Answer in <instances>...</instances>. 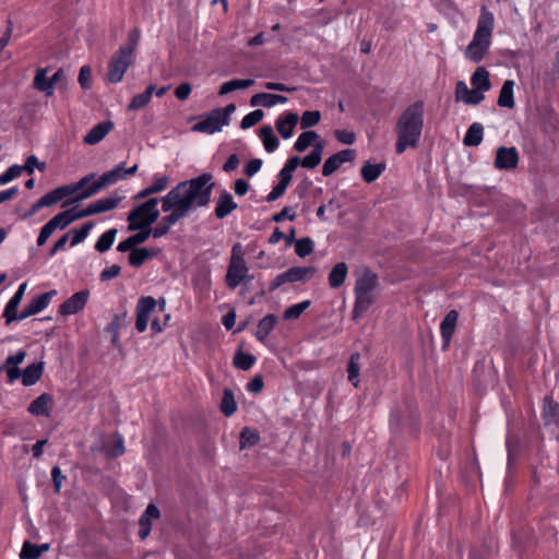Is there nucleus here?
<instances>
[{
  "instance_id": "obj_64",
  "label": "nucleus",
  "mask_w": 559,
  "mask_h": 559,
  "mask_svg": "<svg viewBox=\"0 0 559 559\" xmlns=\"http://www.w3.org/2000/svg\"><path fill=\"white\" fill-rule=\"evenodd\" d=\"M262 164L263 162L261 158H252L246 164L243 168V174L249 178L253 177L255 174L260 171Z\"/></svg>"
},
{
  "instance_id": "obj_5",
  "label": "nucleus",
  "mask_w": 559,
  "mask_h": 559,
  "mask_svg": "<svg viewBox=\"0 0 559 559\" xmlns=\"http://www.w3.org/2000/svg\"><path fill=\"white\" fill-rule=\"evenodd\" d=\"M159 201L157 198H150L144 203L133 207L127 217L129 222L128 230L134 231L135 229L151 227L159 217L160 212L156 207Z\"/></svg>"
},
{
  "instance_id": "obj_10",
  "label": "nucleus",
  "mask_w": 559,
  "mask_h": 559,
  "mask_svg": "<svg viewBox=\"0 0 559 559\" xmlns=\"http://www.w3.org/2000/svg\"><path fill=\"white\" fill-rule=\"evenodd\" d=\"M156 306L157 300L152 296H144L138 300L135 329L139 333H143L147 329L150 316Z\"/></svg>"
},
{
  "instance_id": "obj_39",
  "label": "nucleus",
  "mask_w": 559,
  "mask_h": 559,
  "mask_svg": "<svg viewBox=\"0 0 559 559\" xmlns=\"http://www.w3.org/2000/svg\"><path fill=\"white\" fill-rule=\"evenodd\" d=\"M484 127L479 122H473L463 139L465 146H478L483 142Z\"/></svg>"
},
{
  "instance_id": "obj_29",
  "label": "nucleus",
  "mask_w": 559,
  "mask_h": 559,
  "mask_svg": "<svg viewBox=\"0 0 559 559\" xmlns=\"http://www.w3.org/2000/svg\"><path fill=\"white\" fill-rule=\"evenodd\" d=\"M361 355L358 352L353 353L349 356V360L347 362V379L348 381L355 386L358 388L359 385V376H360V364Z\"/></svg>"
},
{
  "instance_id": "obj_34",
  "label": "nucleus",
  "mask_w": 559,
  "mask_h": 559,
  "mask_svg": "<svg viewBox=\"0 0 559 559\" xmlns=\"http://www.w3.org/2000/svg\"><path fill=\"white\" fill-rule=\"evenodd\" d=\"M261 440L260 432L255 428L243 427L239 435V449L245 450L257 445Z\"/></svg>"
},
{
  "instance_id": "obj_22",
  "label": "nucleus",
  "mask_w": 559,
  "mask_h": 559,
  "mask_svg": "<svg viewBox=\"0 0 559 559\" xmlns=\"http://www.w3.org/2000/svg\"><path fill=\"white\" fill-rule=\"evenodd\" d=\"M86 217L83 209L76 211V207H72L66 211L58 213L50 221L56 225L57 228L64 229L74 221Z\"/></svg>"
},
{
  "instance_id": "obj_36",
  "label": "nucleus",
  "mask_w": 559,
  "mask_h": 559,
  "mask_svg": "<svg viewBox=\"0 0 559 559\" xmlns=\"http://www.w3.org/2000/svg\"><path fill=\"white\" fill-rule=\"evenodd\" d=\"M102 451L105 453L107 459H117L124 454V440L121 435H116V440L111 442H105L102 445Z\"/></svg>"
},
{
  "instance_id": "obj_4",
  "label": "nucleus",
  "mask_w": 559,
  "mask_h": 559,
  "mask_svg": "<svg viewBox=\"0 0 559 559\" xmlns=\"http://www.w3.org/2000/svg\"><path fill=\"white\" fill-rule=\"evenodd\" d=\"M141 37V31L135 27L128 34V43L119 47L114 53L109 63L107 79L110 83L122 81L124 73L133 62V52L136 49Z\"/></svg>"
},
{
  "instance_id": "obj_7",
  "label": "nucleus",
  "mask_w": 559,
  "mask_h": 559,
  "mask_svg": "<svg viewBox=\"0 0 559 559\" xmlns=\"http://www.w3.org/2000/svg\"><path fill=\"white\" fill-rule=\"evenodd\" d=\"M317 272L314 266H292L275 276L269 285V292L273 293L286 283L306 282Z\"/></svg>"
},
{
  "instance_id": "obj_32",
  "label": "nucleus",
  "mask_w": 559,
  "mask_h": 559,
  "mask_svg": "<svg viewBox=\"0 0 559 559\" xmlns=\"http://www.w3.org/2000/svg\"><path fill=\"white\" fill-rule=\"evenodd\" d=\"M471 84L483 94L490 90L489 72L485 67H478L475 70L471 78Z\"/></svg>"
},
{
  "instance_id": "obj_26",
  "label": "nucleus",
  "mask_w": 559,
  "mask_h": 559,
  "mask_svg": "<svg viewBox=\"0 0 559 559\" xmlns=\"http://www.w3.org/2000/svg\"><path fill=\"white\" fill-rule=\"evenodd\" d=\"M278 321V318L274 313H269L264 318H262L257 326L255 331V338L264 343L266 337L270 335V333L274 330L276 323Z\"/></svg>"
},
{
  "instance_id": "obj_24",
  "label": "nucleus",
  "mask_w": 559,
  "mask_h": 559,
  "mask_svg": "<svg viewBox=\"0 0 559 559\" xmlns=\"http://www.w3.org/2000/svg\"><path fill=\"white\" fill-rule=\"evenodd\" d=\"M287 97L280 94H271V93H258L254 94L250 99V105L252 107L263 106L266 108H271L276 104H285L287 103Z\"/></svg>"
},
{
  "instance_id": "obj_38",
  "label": "nucleus",
  "mask_w": 559,
  "mask_h": 559,
  "mask_svg": "<svg viewBox=\"0 0 559 559\" xmlns=\"http://www.w3.org/2000/svg\"><path fill=\"white\" fill-rule=\"evenodd\" d=\"M48 70L49 68H40L36 71L33 86L37 91L45 93L46 96H51L53 94V88L50 79L46 75Z\"/></svg>"
},
{
  "instance_id": "obj_25",
  "label": "nucleus",
  "mask_w": 559,
  "mask_h": 559,
  "mask_svg": "<svg viewBox=\"0 0 559 559\" xmlns=\"http://www.w3.org/2000/svg\"><path fill=\"white\" fill-rule=\"evenodd\" d=\"M45 362L37 361L27 366L22 371V384L24 386H32L38 382L44 373Z\"/></svg>"
},
{
  "instance_id": "obj_57",
  "label": "nucleus",
  "mask_w": 559,
  "mask_h": 559,
  "mask_svg": "<svg viewBox=\"0 0 559 559\" xmlns=\"http://www.w3.org/2000/svg\"><path fill=\"white\" fill-rule=\"evenodd\" d=\"M321 120V112L319 110H306L301 116V128L307 129L318 124Z\"/></svg>"
},
{
  "instance_id": "obj_47",
  "label": "nucleus",
  "mask_w": 559,
  "mask_h": 559,
  "mask_svg": "<svg viewBox=\"0 0 559 559\" xmlns=\"http://www.w3.org/2000/svg\"><path fill=\"white\" fill-rule=\"evenodd\" d=\"M56 295V289L48 290L33 298L29 305L32 306L34 312L37 314L49 306L52 297H55Z\"/></svg>"
},
{
  "instance_id": "obj_55",
  "label": "nucleus",
  "mask_w": 559,
  "mask_h": 559,
  "mask_svg": "<svg viewBox=\"0 0 559 559\" xmlns=\"http://www.w3.org/2000/svg\"><path fill=\"white\" fill-rule=\"evenodd\" d=\"M264 117V112L262 109H255L248 115H246L241 122L240 128L246 130L249 128H252L253 126L258 124Z\"/></svg>"
},
{
  "instance_id": "obj_17",
  "label": "nucleus",
  "mask_w": 559,
  "mask_h": 559,
  "mask_svg": "<svg viewBox=\"0 0 559 559\" xmlns=\"http://www.w3.org/2000/svg\"><path fill=\"white\" fill-rule=\"evenodd\" d=\"M485 98L480 91L469 90L464 81H459L455 85V102H463L466 105H478Z\"/></svg>"
},
{
  "instance_id": "obj_50",
  "label": "nucleus",
  "mask_w": 559,
  "mask_h": 559,
  "mask_svg": "<svg viewBox=\"0 0 559 559\" xmlns=\"http://www.w3.org/2000/svg\"><path fill=\"white\" fill-rule=\"evenodd\" d=\"M122 165H126V163L124 162L119 163L115 168L104 173L103 175H100L98 177L105 188L116 183L119 180H123V176L121 173Z\"/></svg>"
},
{
  "instance_id": "obj_15",
  "label": "nucleus",
  "mask_w": 559,
  "mask_h": 559,
  "mask_svg": "<svg viewBox=\"0 0 559 559\" xmlns=\"http://www.w3.org/2000/svg\"><path fill=\"white\" fill-rule=\"evenodd\" d=\"M238 204L235 202L233 194L223 189L215 199L214 215L217 219H224L237 210Z\"/></svg>"
},
{
  "instance_id": "obj_37",
  "label": "nucleus",
  "mask_w": 559,
  "mask_h": 559,
  "mask_svg": "<svg viewBox=\"0 0 559 559\" xmlns=\"http://www.w3.org/2000/svg\"><path fill=\"white\" fill-rule=\"evenodd\" d=\"M155 91V85H148L144 92L134 95L128 105L129 111H136L144 108L152 99V95Z\"/></svg>"
},
{
  "instance_id": "obj_1",
  "label": "nucleus",
  "mask_w": 559,
  "mask_h": 559,
  "mask_svg": "<svg viewBox=\"0 0 559 559\" xmlns=\"http://www.w3.org/2000/svg\"><path fill=\"white\" fill-rule=\"evenodd\" d=\"M214 188L213 175L202 173L198 177L180 181L167 195L189 214L210 204Z\"/></svg>"
},
{
  "instance_id": "obj_20",
  "label": "nucleus",
  "mask_w": 559,
  "mask_h": 559,
  "mask_svg": "<svg viewBox=\"0 0 559 559\" xmlns=\"http://www.w3.org/2000/svg\"><path fill=\"white\" fill-rule=\"evenodd\" d=\"M542 418L545 426L555 425L559 428V403L555 402L550 395L543 399Z\"/></svg>"
},
{
  "instance_id": "obj_9",
  "label": "nucleus",
  "mask_w": 559,
  "mask_h": 559,
  "mask_svg": "<svg viewBox=\"0 0 559 559\" xmlns=\"http://www.w3.org/2000/svg\"><path fill=\"white\" fill-rule=\"evenodd\" d=\"M520 155L515 146H499L496 151L493 166L499 170H513L518 167Z\"/></svg>"
},
{
  "instance_id": "obj_52",
  "label": "nucleus",
  "mask_w": 559,
  "mask_h": 559,
  "mask_svg": "<svg viewBox=\"0 0 559 559\" xmlns=\"http://www.w3.org/2000/svg\"><path fill=\"white\" fill-rule=\"evenodd\" d=\"M314 250V242L310 237H304L296 241L295 252L299 258H306Z\"/></svg>"
},
{
  "instance_id": "obj_60",
  "label": "nucleus",
  "mask_w": 559,
  "mask_h": 559,
  "mask_svg": "<svg viewBox=\"0 0 559 559\" xmlns=\"http://www.w3.org/2000/svg\"><path fill=\"white\" fill-rule=\"evenodd\" d=\"M78 81L83 90L92 87V70L90 66H83L80 69Z\"/></svg>"
},
{
  "instance_id": "obj_6",
  "label": "nucleus",
  "mask_w": 559,
  "mask_h": 559,
  "mask_svg": "<svg viewBox=\"0 0 559 559\" xmlns=\"http://www.w3.org/2000/svg\"><path fill=\"white\" fill-rule=\"evenodd\" d=\"M162 211L164 213H169L164 216L157 226L153 229V237L160 238L166 235L170 227L178 223L181 218L188 216L189 214L185 212L177 203H175L167 194L160 199Z\"/></svg>"
},
{
  "instance_id": "obj_42",
  "label": "nucleus",
  "mask_w": 559,
  "mask_h": 559,
  "mask_svg": "<svg viewBox=\"0 0 559 559\" xmlns=\"http://www.w3.org/2000/svg\"><path fill=\"white\" fill-rule=\"evenodd\" d=\"M254 84L252 79H235L223 83L219 87L218 95L223 96L236 90H245Z\"/></svg>"
},
{
  "instance_id": "obj_40",
  "label": "nucleus",
  "mask_w": 559,
  "mask_h": 559,
  "mask_svg": "<svg viewBox=\"0 0 559 559\" xmlns=\"http://www.w3.org/2000/svg\"><path fill=\"white\" fill-rule=\"evenodd\" d=\"M347 264L345 262L336 263L329 274V285L332 288H338L346 280Z\"/></svg>"
},
{
  "instance_id": "obj_13",
  "label": "nucleus",
  "mask_w": 559,
  "mask_h": 559,
  "mask_svg": "<svg viewBox=\"0 0 559 559\" xmlns=\"http://www.w3.org/2000/svg\"><path fill=\"white\" fill-rule=\"evenodd\" d=\"M123 197L118 195L117 192L109 197H105L102 199H98L92 203H90L86 207L83 209L85 216H92L96 214H100L104 212L111 211L116 209Z\"/></svg>"
},
{
  "instance_id": "obj_8",
  "label": "nucleus",
  "mask_w": 559,
  "mask_h": 559,
  "mask_svg": "<svg viewBox=\"0 0 559 559\" xmlns=\"http://www.w3.org/2000/svg\"><path fill=\"white\" fill-rule=\"evenodd\" d=\"M254 275L249 274V267L246 261L235 260L234 263H229L227 273L225 275V283L229 289H236L241 282L246 280H253Z\"/></svg>"
},
{
  "instance_id": "obj_28",
  "label": "nucleus",
  "mask_w": 559,
  "mask_h": 559,
  "mask_svg": "<svg viewBox=\"0 0 559 559\" xmlns=\"http://www.w3.org/2000/svg\"><path fill=\"white\" fill-rule=\"evenodd\" d=\"M498 106L504 108H513L514 102V81L507 80L503 82L497 100Z\"/></svg>"
},
{
  "instance_id": "obj_49",
  "label": "nucleus",
  "mask_w": 559,
  "mask_h": 559,
  "mask_svg": "<svg viewBox=\"0 0 559 559\" xmlns=\"http://www.w3.org/2000/svg\"><path fill=\"white\" fill-rule=\"evenodd\" d=\"M257 358L254 355L250 353H243L242 350H238L234 357V366L240 370L247 371L252 368L255 364Z\"/></svg>"
},
{
  "instance_id": "obj_11",
  "label": "nucleus",
  "mask_w": 559,
  "mask_h": 559,
  "mask_svg": "<svg viewBox=\"0 0 559 559\" xmlns=\"http://www.w3.org/2000/svg\"><path fill=\"white\" fill-rule=\"evenodd\" d=\"M88 289H82L74 293L70 298H68L59 306L58 313L60 316H72L79 313L85 308L88 301Z\"/></svg>"
},
{
  "instance_id": "obj_2",
  "label": "nucleus",
  "mask_w": 559,
  "mask_h": 559,
  "mask_svg": "<svg viewBox=\"0 0 559 559\" xmlns=\"http://www.w3.org/2000/svg\"><path fill=\"white\" fill-rule=\"evenodd\" d=\"M424 102L416 100L407 106L399 117L395 124L397 134L395 151L397 154L404 153L408 147L417 148L419 146L424 129Z\"/></svg>"
},
{
  "instance_id": "obj_54",
  "label": "nucleus",
  "mask_w": 559,
  "mask_h": 559,
  "mask_svg": "<svg viewBox=\"0 0 559 559\" xmlns=\"http://www.w3.org/2000/svg\"><path fill=\"white\" fill-rule=\"evenodd\" d=\"M93 227H94V222L90 221V222L85 223L84 225H82L81 228L74 229L73 236L70 241V246L74 247V246L81 243L82 241H84Z\"/></svg>"
},
{
  "instance_id": "obj_59",
  "label": "nucleus",
  "mask_w": 559,
  "mask_h": 559,
  "mask_svg": "<svg viewBox=\"0 0 559 559\" xmlns=\"http://www.w3.org/2000/svg\"><path fill=\"white\" fill-rule=\"evenodd\" d=\"M23 171L20 165L14 164L10 166L3 174L0 175V186H4L17 178Z\"/></svg>"
},
{
  "instance_id": "obj_31",
  "label": "nucleus",
  "mask_w": 559,
  "mask_h": 559,
  "mask_svg": "<svg viewBox=\"0 0 559 559\" xmlns=\"http://www.w3.org/2000/svg\"><path fill=\"white\" fill-rule=\"evenodd\" d=\"M378 285V276L376 273L367 270L364 275L357 280L355 284V293L371 294Z\"/></svg>"
},
{
  "instance_id": "obj_23",
  "label": "nucleus",
  "mask_w": 559,
  "mask_h": 559,
  "mask_svg": "<svg viewBox=\"0 0 559 559\" xmlns=\"http://www.w3.org/2000/svg\"><path fill=\"white\" fill-rule=\"evenodd\" d=\"M298 120L299 116L296 112H288L285 118H277L275 127L283 139L286 140L293 136Z\"/></svg>"
},
{
  "instance_id": "obj_56",
  "label": "nucleus",
  "mask_w": 559,
  "mask_h": 559,
  "mask_svg": "<svg viewBox=\"0 0 559 559\" xmlns=\"http://www.w3.org/2000/svg\"><path fill=\"white\" fill-rule=\"evenodd\" d=\"M35 314L36 313L34 312L32 306L28 304L27 306L24 307V309L21 312L14 310L13 318H11L12 313L4 314L3 318L5 319V324L9 325L14 321H22Z\"/></svg>"
},
{
  "instance_id": "obj_61",
  "label": "nucleus",
  "mask_w": 559,
  "mask_h": 559,
  "mask_svg": "<svg viewBox=\"0 0 559 559\" xmlns=\"http://www.w3.org/2000/svg\"><path fill=\"white\" fill-rule=\"evenodd\" d=\"M56 229V225H53V223L49 219L39 231V235L37 237V246H44Z\"/></svg>"
},
{
  "instance_id": "obj_46",
  "label": "nucleus",
  "mask_w": 559,
  "mask_h": 559,
  "mask_svg": "<svg viewBox=\"0 0 559 559\" xmlns=\"http://www.w3.org/2000/svg\"><path fill=\"white\" fill-rule=\"evenodd\" d=\"M320 136L316 131L307 130L304 131L296 140L294 150L297 152H305L314 141L319 140Z\"/></svg>"
},
{
  "instance_id": "obj_21",
  "label": "nucleus",
  "mask_w": 559,
  "mask_h": 559,
  "mask_svg": "<svg viewBox=\"0 0 559 559\" xmlns=\"http://www.w3.org/2000/svg\"><path fill=\"white\" fill-rule=\"evenodd\" d=\"M62 200L57 188L43 195L39 200L32 204L28 211L22 215V219H27L35 215L40 209L51 206Z\"/></svg>"
},
{
  "instance_id": "obj_12",
  "label": "nucleus",
  "mask_w": 559,
  "mask_h": 559,
  "mask_svg": "<svg viewBox=\"0 0 559 559\" xmlns=\"http://www.w3.org/2000/svg\"><path fill=\"white\" fill-rule=\"evenodd\" d=\"M356 150H342L328 157L322 166V175L329 177L334 174L344 163H350L356 158Z\"/></svg>"
},
{
  "instance_id": "obj_51",
  "label": "nucleus",
  "mask_w": 559,
  "mask_h": 559,
  "mask_svg": "<svg viewBox=\"0 0 559 559\" xmlns=\"http://www.w3.org/2000/svg\"><path fill=\"white\" fill-rule=\"evenodd\" d=\"M311 305L310 300H304L301 302L289 306L285 309L283 313V318L285 320H294L298 319L305 310H307Z\"/></svg>"
},
{
  "instance_id": "obj_27",
  "label": "nucleus",
  "mask_w": 559,
  "mask_h": 559,
  "mask_svg": "<svg viewBox=\"0 0 559 559\" xmlns=\"http://www.w3.org/2000/svg\"><path fill=\"white\" fill-rule=\"evenodd\" d=\"M385 168L386 164L384 162L371 164L369 160H367L361 167L360 175L365 182L371 183L381 176Z\"/></svg>"
},
{
  "instance_id": "obj_41",
  "label": "nucleus",
  "mask_w": 559,
  "mask_h": 559,
  "mask_svg": "<svg viewBox=\"0 0 559 559\" xmlns=\"http://www.w3.org/2000/svg\"><path fill=\"white\" fill-rule=\"evenodd\" d=\"M219 411L226 416L230 417L237 411V403L231 389L225 388L223 390V396L219 404Z\"/></svg>"
},
{
  "instance_id": "obj_45",
  "label": "nucleus",
  "mask_w": 559,
  "mask_h": 559,
  "mask_svg": "<svg viewBox=\"0 0 559 559\" xmlns=\"http://www.w3.org/2000/svg\"><path fill=\"white\" fill-rule=\"evenodd\" d=\"M117 228H110L107 231H105L96 241L95 243V250L99 253L107 252L114 245L116 236H117Z\"/></svg>"
},
{
  "instance_id": "obj_19",
  "label": "nucleus",
  "mask_w": 559,
  "mask_h": 559,
  "mask_svg": "<svg viewBox=\"0 0 559 559\" xmlns=\"http://www.w3.org/2000/svg\"><path fill=\"white\" fill-rule=\"evenodd\" d=\"M114 129L111 120H105L95 124L84 136L83 142L88 145L99 143Z\"/></svg>"
},
{
  "instance_id": "obj_33",
  "label": "nucleus",
  "mask_w": 559,
  "mask_h": 559,
  "mask_svg": "<svg viewBox=\"0 0 559 559\" xmlns=\"http://www.w3.org/2000/svg\"><path fill=\"white\" fill-rule=\"evenodd\" d=\"M95 177H96V174L91 173V174L84 176L83 178H81L78 182L58 187L57 190L63 200L64 198L72 195L73 193L78 192L79 190L85 189L87 187V185Z\"/></svg>"
},
{
  "instance_id": "obj_30",
  "label": "nucleus",
  "mask_w": 559,
  "mask_h": 559,
  "mask_svg": "<svg viewBox=\"0 0 559 559\" xmlns=\"http://www.w3.org/2000/svg\"><path fill=\"white\" fill-rule=\"evenodd\" d=\"M372 302H373V297L371 294L355 293V305L353 308V319L358 320L359 318H361L368 311V309Z\"/></svg>"
},
{
  "instance_id": "obj_44",
  "label": "nucleus",
  "mask_w": 559,
  "mask_h": 559,
  "mask_svg": "<svg viewBox=\"0 0 559 559\" xmlns=\"http://www.w3.org/2000/svg\"><path fill=\"white\" fill-rule=\"evenodd\" d=\"M105 187L102 183L100 179L98 178L96 181L92 182V185L87 186L85 189H83L74 199L71 201H67L62 204V206H67L70 203H76L80 201H83L85 199H88L96 193H98L100 190H103Z\"/></svg>"
},
{
  "instance_id": "obj_16",
  "label": "nucleus",
  "mask_w": 559,
  "mask_h": 559,
  "mask_svg": "<svg viewBox=\"0 0 559 559\" xmlns=\"http://www.w3.org/2000/svg\"><path fill=\"white\" fill-rule=\"evenodd\" d=\"M53 405L51 394L41 393L28 405L27 412L37 417H50Z\"/></svg>"
},
{
  "instance_id": "obj_53",
  "label": "nucleus",
  "mask_w": 559,
  "mask_h": 559,
  "mask_svg": "<svg viewBox=\"0 0 559 559\" xmlns=\"http://www.w3.org/2000/svg\"><path fill=\"white\" fill-rule=\"evenodd\" d=\"M129 263L133 267L142 266L147 260V248H135L129 253Z\"/></svg>"
},
{
  "instance_id": "obj_63",
  "label": "nucleus",
  "mask_w": 559,
  "mask_h": 559,
  "mask_svg": "<svg viewBox=\"0 0 559 559\" xmlns=\"http://www.w3.org/2000/svg\"><path fill=\"white\" fill-rule=\"evenodd\" d=\"M297 215L292 206H284L281 212L275 213L271 221L275 223H281L284 219H288L290 222H294L296 219Z\"/></svg>"
},
{
  "instance_id": "obj_58",
  "label": "nucleus",
  "mask_w": 559,
  "mask_h": 559,
  "mask_svg": "<svg viewBox=\"0 0 559 559\" xmlns=\"http://www.w3.org/2000/svg\"><path fill=\"white\" fill-rule=\"evenodd\" d=\"M21 559H39V547L37 544L25 540L20 552Z\"/></svg>"
},
{
  "instance_id": "obj_35",
  "label": "nucleus",
  "mask_w": 559,
  "mask_h": 559,
  "mask_svg": "<svg viewBox=\"0 0 559 559\" xmlns=\"http://www.w3.org/2000/svg\"><path fill=\"white\" fill-rule=\"evenodd\" d=\"M323 150V141L320 140L317 143H314L312 151L301 158V166L308 169L316 168L321 163Z\"/></svg>"
},
{
  "instance_id": "obj_48",
  "label": "nucleus",
  "mask_w": 559,
  "mask_h": 559,
  "mask_svg": "<svg viewBox=\"0 0 559 559\" xmlns=\"http://www.w3.org/2000/svg\"><path fill=\"white\" fill-rule=\"evenodd\" d=\"M26 287H27V283H22L19 286L17 290L14 293V295L7 302V305L4 307V310H3V313H2V317L4 314H9V313L13 314L14 310L19 309V306H20L21 301L23 300Z\"/></svg>"
},
{
  "instance_id": "obj_43",
  "label": "nucleus",
  "mask_w": 559,
  "mask_h": 559,
  "mask_svg": "<svg viewBox=\"0 0 559 559\" xmlns=\"http://www.w3.org/2000/svg\"><path fill=\"white\" fill-rule=\"evenodd\" d=\"M260 138L262 139L264 150L267 153H273L280 145V141L274 134L271 126H263L260 129Z\"/></svg>"
},
{
  "instance_id": "obj_18",
  "label": "nucleus",
  "mask_w": 559,
  "mask_h": 559,
  "mask_svg": "<svg viewBox=\"0 0 559 559\" xmlns=\"http://www.w3.org/2000/svg\"><path fill=\"white\" fill-rule=\"evenodd\" d=\"M459 312L454 309L450 310L440 323V334L442 338V349H447L451 343L455 332Z\"/></svg>"
},
{
  "instance_id": "obj_62",
  "label": "nucleus",
  "mask_w": 559,
  "mask_h": 559,
  "mask_svg": "<svg viewBox=\"0 0 559 559\" xmlns=\"http://www.w3.org/2000/svg\"><path fill=\"white\" fill-rule=\"evenodd\" d=\"M168 183H169V177L168 176H166V175H162V176L160 175H155L153 177L152 183L150 185V188L156 194V193H159V192L164 191L168 187Z\"/></svg>"
},
{
  "instance_id": "obj_3",
  "label": "nucleus",
  "mask_w": 559,
  "mask_h": 559,
  "mask_svg": "<svg viewBox=\"0 0 559 559\" xmlns=\"http://www.w3.org/2000/svg\"><path fill=\"white\" fill-rule=\"evenodd\" d=\"M493 26V14L487 9L486 5H483L473 39L465 49V57L468 60L475 63H478L483 60L485 53L490 47Z\"/></svg>"
},
{
  "instance_id": "obj_14",
  "label": "nucleus",
  "mask_w": 559,
  "mask_h": 559,
  "mask_svg": "<svg viewBox=\"0 0 559 559\" xmlns=\"http://www.w3.org/2000/svg\"><path fill=\"white\" fill-rule=\"evenodd\" d=\"M226 126L216 109L211 110L204 119L193 124L191 128L194 132H201L206 134H214L221 131L222 127Z\"/></svg>"
}]
</instances>
